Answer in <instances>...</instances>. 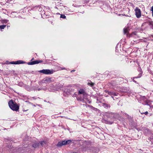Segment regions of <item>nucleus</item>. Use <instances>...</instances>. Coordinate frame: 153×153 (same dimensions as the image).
I'll use <instances>...</instances> for the list:
<instances>
[{
  "instance_id": "9",
  "label": "nucleus",
  "mask_w": 153,
  "mask_h": 153,
  "mask_svg": "<svg viewBox=\"0 0 153 153\" xmlns=\"http://www.w3.org/2000/svg\"><path fill=\"white\" fill-rule=\"evenodd\" d=\"M38 63L39 62H38V60H36L30 62H29L28 63V64L29 65H33Z\"/></svg>"
},
{
  "instance_id": "11",
  "label": "nucleus",
  "mask_w": 153,
  "mask_h": 153,
  "mask_svg": "<svg viewBox=\"0 0 153 153\" xmlns=\"http://www.w3.org/2000/svg\"><path fill=\"white\" fill-rule=\"evenodd\" d=\"M128 30L129 28L128 27L124 28L123 32L124 34H126L127 35V33H128Z\"/></svg>"
},
{
  "instance_id": "28",
  "label": "nucleus",
  "mask_w": 153,
  "mask_h": 153,
  "mask_svg": "<svg viewBox=\"0 0 153 153\" xmlns=\"http://www.w3.org/2000/svg\"><path fill=\"white\" fill-rule=\"evenodd\" d=\"M38 62H39V63H41V62H42L43 61L42 60H38Z\"/></svg>"
},
{
  "instance_id": "14",
  "label": "nucleus",
  "mask_w": 153,
  "mask_h": 153,
  "mask_svg": "<svg viewBox=\"0 0 153 153\" xmlns=\"http://www.w3.org/2000/svg\"><path fill=\"white\" fill-rule=\"evenodd\" d=\"M39 145V143H36L33 144V146L34 148H36Z\"/></svg>"
},
{
  "instance_id": "20",
  "label": "nucleus",
  "mask_w": 153,
  "mask_h": 153,
  "mask_svg": "<svg viewBox=\"0 0 153 153\" xmlns=\"http://www.w3.org/2000/svg\"><path fill=\"white\" fill-rule=\"evenodd\" d=\"M141 76H137V77H133V81L135 82V83H137V82L136 81H135L134 79L135 78H140V77Z\"/></svg>"
},
{
  "instance_id": "10",
  "label": "nucleus",
  "mask_w": 153,
  "mask_h": 153,
  "mask_svg": "<svg viewBox=\"0 0 153 153\" xmlns=\"http://www.w3.org/2000/svg\"><path fill=\"white\" fill-rule=\"evenodd\" d=\"M86 92L85 91L82 89H80L79 90L78 92V94H82V95L84 94V93H85Z\"/></svg>"
},
{
  "instance_id": "30",
  "label": "nucleus",
  "mask_w": 153,
  "mask_h": 153,
  "mask_svg": "<svg viewBox=\"0 0 153 153\" xmlns=\"http://www.w3.org/2000/svg\"><path fill=\"white\" fill-rule=\"evenodd\" d=\"M151 10L152 11H153V6H152L151 8Z\"/></svg>"
},
{
  "instance_id": "32",
  "label": "nucleus",
  "mask_w": 153,
  "mask_h": 153,
  "mask_svg": "<svg viewBox=\"0 0 153 153\" xmlns=\"http://www.w3.org/2000/svg\"><path fill=\"white\" fill-rule=\"evenodd\" d=\"M152 16L153 17V11H152Z\"/></svg>"
},
{
  "instance_id": "25",
  "label": "nucleus",
  "mask_w": 153,
  "mask_h": 153,
  "mask_svg": "<svg viewBox=\"0 0 153 153\" xmlns=\"http://www.w3.org/2000/svg\"><path fill=\"white\" fill-rule=\"evenodd\" d=\"M118 94V93L115 92H113V96H117Z\"/></svg>"
},
{
  "instance_id": "26",
  "label": "nucleus",
  "mask_w": 153,
  "mask_h": 153,
  "mask_svg": "<svg viewBox=\"0 0 153 153\" xmlns=\"http://www.w3.org/2000/svg\"><path fill=\"white\" fill-rule=\"evenodd\" d=\"M141 114H145L146 115L148 114V112L147 111L145 112L144 113H141Z\"/></svg>"
},
{
  "instance_id": "2",
  "label": "nucleus",
  "mask_w": 153,
  "mask_h": 153,
  "mask_svg": "<svg viewBox=\"0 0 153 153\" xmlns=\"http://www.w3.org/2000/svg\"><path fill=\"white\" fill-rule=\"evenodd\" d=\"M105 116L111 120H113V118L115 117L116 114L115 113L112 112H106L105 114ZM106 123L108 124H111L113 123V120L111 121L107 120Z\"/></svg>"
},
{
  "instance_id": "27",
  "label": "nucleus",
  "mask_w": 153,
  "mask_h": 153,
  "mask_svg": "<svg viewBox=\"0 0 153 153\" xmlns=\"http://www.w3.org/2000/svg\"><path fill=\"white\" fill-rule=\"evenodd\" d=\"M33 89L34 90H38V91H39L40 90H41V89H37V88H33Z\"/></svg>"
},
{
  "instance_id": "15",
  "label": "nucleus",
  "mask_w": 153,
  "mask_h": 153,
  "mask_svg": "<svg viewBox=\"0 0 153 153\" xmlns=\"http://www.w3.org/2000/svg\"><path fill=\"white\" fill-rule=\"evenodd\" d=\"M9 20L7 19H2L1 21V22L3 23H6Z\"/></svg>"
},
{
  "instance_id": "19",
  "label": "nucleus",
  "mask_w": 153,
  "mask_h": 153,
  "mask_svg": "<svg viewBox=\"0 0 153 153\" xmlns=\"http://www.w3.org/2000/svg\"><path fill=\"white\" fill-rule=\"evenodd\" d=\"M6 27V25H0V29H4Z\"/></svg>"
},
{
  "instance_id": "23",
  "label": "nucleus",
  "mask_w": 153,
  "mask_h": 153,
  "mask_svg": "<svg viewBox=\"0 0 153 153\" xmlns=\"http://www.w3.org/2000/svg\"><path fill=\"white\" fill-rule=\"evenodd\" d=\"M40 144L42 146L44 145V144H45V142L44 141H42L40 142Z\"/></svg>"
},
{
  "instance_id": "12",
  "label": "nucleus",
  "mask_w": 153,
  "mask_h": 153,
  "mask_svg": "<svg viewBox=\"0 0 153 153\" xmlns=\"http://www.w3.org/2000/svg\"><path fill=\"white\" fill-rule=\"evenodd\" d=\"M94 84V83L92 82L91 81L89 80L88 82V85H90L91 86H93Z\"/></svg>"
},
{
  "instance_id": "33",
  "label": "nucleus",
  "mask_w": 153,
  "mask_h": 153,
  "mask_svg": "<svg viewBox=\"0 0 153 153\" xmlns=\"http://www.w3.org/2000/svg\"><path fill=\"white\" fill-rule=\"evenodd\" d=\"M33 58L32 59V60H33Z\"/></svg>"
},
{
  "instance_id": "21",
  "label": "nucleus",
  "mask_w": 153,
  "mask_h": 153,
  "mask_svg": "<svg viewBox=\"0 0 153 153\" xmlns=\"http://www.w3.org/2000/svg\"><path fill=\"white\" fill-rule=\"evenodd\" d=\"M65 141L66 144L67 145L69 144L71 142V140H68Z\"/></svg>"
},
{
  "instance_id": "34",
  "label": "nucleus",
  "mask_w": 153,
  "mask_h": 153,
  "mask_svg": "<svg viewBox=\"0 0 153 153\" xmlns=\"http://www.w3.org/2000/svg\"><path fill=\"white\" fill-rule=\"evenodd\" d=\"M123 92H126V91H123Z\"/></svg>"
},
{
  "instance_id": "18",
  "label": "nucleus",
  "mask_w": 153,
  "mask_h": 153,
  "mask_svg": "<svg viewBox=\"0 0 153 153\" xmlns=\"http://www.w3.org/2000/svg\"><path fill=\"white\" fill-rule=\"evenodd\" d=\"M108 93L109 95L111 96L112 97H113L112 96H113V92L108 91Z\"/></svg>"
},
{
  "instance_id": "31",
  "label": "nucleus",
  "mask_w": 153,
  "mask_h": 153,
  "mask_svg": "<svg viewBox=\"0 0 153 153\" xmlns=\"http://www.w3.org/2000/svg\"><path fill=\"white\" fill-rule=\"evenodd\" d=\"M74 71H75V70H73L71 71V72H74Z\"/></svg>"
},
{
  "instance_id": "16",
  "label": "nucleus",
  "mask_w": 153,
  "mask_h": 153,
  "mask_svg": "<svg viewBox=\"0 0 153 153\" xmlns=\"http://www.w3.org/2000/svg\"><path fill=\"white\" fill-rule=\"evenodd\" d=\"M103 106L106 108H108L110 107V106L108 105V104L106 103H103Z\"/></svg>"
},
{
  "instance_id": "8",
  "label": "nucleus",
  "mask_w": 153,
  "mask_h": 153,
  "mask_svg": "<svg viewBox=\"0 0 153 153\" xmlns=\"http://www.w3.org/2000/svg\"><path fill=\"white\" fill-rule=\"evenodd\" d=\"M65 141H63L62 142H59L57 145L58 146H61L63 145H66Z\"/></svg>"
},
{
  "instance_id": "4",
  "label": "nucleus",
  "mask_w": 153,
  "mask_h": 153,
  "mask_svg": "<svg viewBox=\"0 0 153 153\" xmlns=\"http://www.w3.org/2000/svg\"><path fill=\"white\" fill-rule=\"evenodd\" d=\"M43 81L44 82L46 83H49L54 82V79L53 78L46 77L43 79Z\"/></svg>"
},
{
  "instance_id": "13",
  "label": "nucleus",
  "mask_w": 153,
  "mask_h": 153,
  "mask_svg": "<svg viewBox=\"0 0 153 153\" xmlns=\"http://www.w3.org/2000/svg\"><path fill=\"white\" fill-rule=\"evenodd\" d=\"M17 64H24L25 62L22 60H18L16 61Z\"/></svg>"
},
{
  "instance_id": "17",
  "label": "nucleus",
  "mask_w": 153,
  "mask_h": 153,
  "mask_svg": "<svg viewBox=\"0 0 153 153\" xmlns=\"http://www.w3.org/2000/svg\"><path fill=\"white\" fill-rule=\"evenodd\" d=\"M25 88L28 91H30L32 90L31 88L28 86H27L25 87Z\"/></svg>"
},
{
  "instance_id": "1",
  "label": "nucleus",
  "mask_w": 153,
  "mask_h": 153,
  "mask_svg": "<svg viewBox=\"0 0 153 153\" xmlns=\"http://www.w3.org/2000/svg\"><path fill=\"white\" fill-rule=\"evenodd\" d=\"M10 108L13 110L17 111L19 109V107L17 104L14 103L12 100H10L8 102Z\"/></svg>"
},
{
  "instance_id": "6",
  "label": "nucleus",
  "mask_w": 153,
  "mask_h": 153,
  "mask_svg": "<svg viewBox=\"0 0 153 153\" xmlns=\"http://www.w3.org/2000/svg\"><path fill=\"white\" fill-rule=\"evenodd\" d=\"M70 87V86L65 87V88H64V91L67 94L73 91L74 89L71 88Z\"/></svg>"
},
{
  "instance_id": "29",
  "label": "nucleus",
  "mask_w": 153,
  "mask_h": 153,
  "mask_svg": "<svg viewBox=\"0 0 153 153\" xmlns=\"http://www.w3.org/2000/svg\"><path fill=\"white\" fill-rule=\"evenodd\" d=\"M136 32H133V33H132L131 35H136Z\"/></svg>"
},
{
  "instance_id": "22",
  "label": "nucleus",
  "mask_w": 153,
  "mask_h": 153,
  "mask_svg": "<svg viewBox=\"0 0 153 153\" xmlns=\"http://www.w3.org/2000/svg\"><path fill=\"white\" fill-rule=\"evenodd\" d=\"M66 16L63 14H61L60 15V18H63V19H65L66 18Z\"/></svg>"
},
{
  "instance_id": "7",
  "label": "nucleus",
  "mask_w": 153,
  "mask_h": 153,
  "mask_svg": "<svg viewBox=\"0 0 153 153\" xmlns=\"http://www.w3.org/2000/svg\"><path fill=\"white\" fill-rule=\"evenodd\" d=\"M88 95L87 94L85 93L83 95V98L81 99V101L83 102H87L88 101Z\"/></svg>"
},
{
  "instance_id": "24",
  "label": "nucleus",
  "mask_w": 153,
  "mask_h": 153,
  "mask_svg": "<svg viewBox=\"0 0 153 153\" xmlns=\"http://www.w3.org/2000/svg\"><path fill=\"white\" fill-rule=\"evenodd\" d=\"M10 63L12 64H17L16 61L14 62V61H12L10 62Z\"/></svg>"
},
{
  "instance_id": "5",
  "label": "nucleus",
  "mask_w": 153,
  "mask_h": 153,
  "mask_svg": "<svg viewBox=\"0 0 153 153\" xmlns=\"http://www.w3.org/2000/svg\"><path fill=\"white\" fill-rule=\"evenodd\" d=\"M135 15L137 18H140L141 16V11L140 9L137 7H136L134 10Z\"/></svg>"
},
{
  "instance_id": "3",
  "label": "nucleus",
  "mask_w": 153,
  "mask_h": 153,
  "mask_svg": "<svg viewBox=\"0 0 153 153\" xmlns=\"http://www.w3.org/2000/svg\"><path fill=\"white\" fill-rule=\"evenodd\" d=\"M54 72L53 69H43L39 71V72L45 74H53Z\"/></svg>"
}]
</instances>
